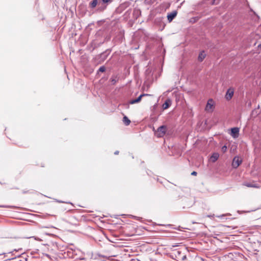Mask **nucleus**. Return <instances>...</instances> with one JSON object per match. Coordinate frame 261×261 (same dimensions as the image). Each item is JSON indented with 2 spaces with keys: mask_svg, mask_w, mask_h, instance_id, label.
<instances>
[{
  "mask_svg": "<svg viewBox=\"0 0 261 261\" xmlns=\"http://www.w3.org/2000/svg\"><path fill=\"white\" fill-rule=\"evenodd\" d=\"M243 185L247 187H251V188H258L259 187V186L256 184L254 183H250V182H244Z\"/></svg>",
  "mask_w": 261,
  "mask_h": 261,
  "instance_id": "nucleus-12",
  "label": "nucleus"
},
{
  "mask_svg": "<svg viewBox=\"0 0 261 261\" xmlns=\"http://www.w3.org/2000/svg\"><path fill=\"white\" fill-rule=\"evenodd\" d=\"M118 78L117 75H113L110 79V81L113 85H115L118 81Z\"/></svg>",
  "mask_w": 261,
  "mask_h": 261,
  "instance_id": "nucleus-15",
  "label": "nucleus"
},
{
  "mask_svg": "<svg viewBox=\"0 0 261 261\" xmlns=\"http://www.w3.org/2000/svg\"><path fill=\"white\" fill-rule=\"evenodd\" d=\"M241 163L242 160L240 159L239 156H236L233 159L232 166L234 168H237L239 166Z\"/></svg>",
  "mask_w": 261,
  "mask_h": 261,
  "instance_id": "nucleus-4",
  "label": "nucleus"
},
{
  "mask_svg": "<svg viewBox=\"0 0 261 261\" xmlns=\"http://www.w3.org/2000/svg\"><path fill=\"white\" fill-rule=\"evenodd\" d=\"M130 5V3L128 2H124L121 4L117 9V11H122L128 8Z\"/></svg>",
  "mask_w": 261,
  "mask_h": 261,
  "instance_id": "nucleus-5",
  "label": "nucleus"
},
{
  "mask_svg": "<svg viewBox=\"0 0 261 261\" xmlns=\"http://www.w3.org/2000/svg\"><path fill=\"white\" fill-rule=\"evenodd\" d=\"M214 101L212 99H209L205 108V110L207 112H212L213 111Z\"/></svg>",
  "mask_w": 261,
  "mask_h": 261,
  "instance_id": "nucleus-2",
  "label": "nucleus"
},
{
  "mask_svg": "<svg viewBox=\"0 0 261 261\" xmlns=\"http://www.w3.org/2000/svg\"><path fill=\"white\" fill-rule=\"evenodd\" d=\"M234 91L233 89L229 88L227 90L226 95L225 98L227 100H230L231 99L233 95Z\"/></svg>",
  "mask_w": 261,
  "mask_h": 261,
  "instance_id": "nucleus-8",
  "label": "nucleus"
},
{
  "mask_svg": "<svg viewBox=\"0 0 261 261\" xmlns=\"http://www.w3.org/2000/svg\"><path fill=\"white\" fill-rule=\"evenodd\" d=\"M187 259V256L186 255H184L182 257H181V259L182 260H185L186 259Z\"/></svg>",
  "mask_w": 261,
  "mask_h": 261,
  "instance_id": "nucleus-22",
  "label": "nucleus"
},
{
  "mask_svg": "<svg viewBox=\"0 0 261 261\" xmlns=\"http://www.w3.org/2000/svg\"><path fill=\"white\" fill-rule=\"evenodd\" d=\"M197 172L196 171H193L192 173H191V175H197Z\"/></svg>",
  "mask_w": 261,
  "mask_h": 261,
  "instance_id": "nucleus-23",
  "label": "nucleus"
},
{
  "mask_svg": "<svg viewBox=\"0 0 261 261\" xmlns=\"http://www.w3.org/2000/svg\"><path fill=\"white\" fill-rule=\"evenodd\" d=\"M142 95H144V96H150V94H142Z\"/></svg>",
  "mask_w": 261,
  "mask_h": 261,
  "instance_id": "nucleus-24",
  "label": "nucleus"
},
{
  "mask_svg": "<svg viewBox=\"0 0 261 261\" xmlns=\"http://www.w3.org/2000/svg\"><path fill=\"white\" fill-rule=\"evenodd\" d=\"M100 2V0H92L89 3V7L93 9L96 7H97V10L99 11V4Z\"/></svg>",
  "mask_w": 261,
  "mask_h": 261,
  "instance_id": "nucleus-6",
  "label": "nucleus"
},
{
  "mask_svg": "<svg viewBox=\"0 0 261 261\" xmlns=\"http://www.w3.org/2000/svg\"><path fill=\"white\" fill-rule=\"evenodd\" d=\"M134 14H136L137 15H139L140 14L141 12L139 9H135L134 11Z\"/></svg>",
  "mask_w": 261,
  "mask_h": 261,
  "instance_id": "nucleus-19",
  "label": "nucleus"
},
{
  "mask_svg": "<svg viewBox=\"0 0 261 261\" xmlns=\"http://www.w3.org/2000/svg\"><path fill=\"white\" fill-rule=\"evenodd\" d=\"M123 121L126 125H129V123H130V121L129 120V119L126 116H124L123 117Z\"/></svg>",
  "mask_w": 261,
  "mask_h": 261,
  "instance_id": "nucleus-17",
  "label": "nucleus"
},
{
  "mask_svg": "<svg viewBox=\"0 0 261 261\" xmlns=\"http://www.w3.org/2000/svg\"><path fill=\"white\" fill-rule=\"evenodd\" d=\"M205 56H206V55L204 53V51L200 52L198 56V59L199 61L202 62L203 60V59L205 58Z\"/></svg>",
  "mask_w": 261,
  "mask_h": 261,
  "instance_id": "nucleus-14",
  "label": "nucleus"
},
{
  "mask_svg": "<svg viewBox=\"0 0 261 261\" xmlns=\"http://www.w3.org/2000/svg\"><path fill=\"white\" fill-rule=\"evenodd\" d=\"M177 11H173L171 13H168L167 15V19L169 22H171L173 19L177 15Z\"/></svg>",
  "mask_w": 261,
  "mask_h": 261,
  "instance_id": "nucleus-7",
  "label": "nucleus"
},
{
  "mask_svg": "<svg viewBox=\"0 0 261 261\" xmlns=\"http://www.w3.org/2000/svg\"><path fill=\"white\" fill-rule=\"evenodd\" d=\"M1 207H7L8 206H0Z\"/></svg>",
  "mask_w": 261,
  "mask_h": 261,
  "instance_id": "nucleus-26",
  "label": "nucleus"
},
{
  "mask_svg": "<svg viewBox=\"0 0 261 261\" xmlns=\"http://www.w3.org/2000/svg\"><path fill=\"white\" fill-rule=\"evenodd\" d=\"M219 155L218 153H213L210 158L211 162H215L219 158Z\"/></svg>",
  "mask_w": 261,
  "mask_h": 261,
  "instance_id": "nucleus-11",
  "label": "nucleus"
},
{
  "mask_svg": "<svg viewBox=\"0 0 261 261\" xmlns=\"http://www.w3.org/2000/svg\"><path fill=\"white\" fill-rule=\"evenodd\" d=\"M224 215H221V216H219V217H224Z\"/></svg>",
  "mask_w": 261,
  "mask_h": 261,
  "instance_id": "nucleus-27",
  "label": "nucleus"
},
{
  "mask_svg": "<svg viewBox=\"0 0 261 261\" xmlns=\"http://www.w3.org/2000/svg\"><path fill=\"white\" fill-rule=\"evenodd\" d=\"M113 0H100L99 4V11L101 12L105 10L107 6L110 4Z\"/></svg>",
  "mask_w": 261,
  "mask_h": 261,
  "instance_id": "nucleus-1",
  "label": "nucleus"
},
{
  "mask_svg": "<svg viewBox=\"0 0 261 261\" xmlns=\"http://www.w3.org/2000/svg\"><path fill=\"white\" fill-rule=\"evenodd\" d=\"M226 149H227V147H226V146H225V145H224V146H223L222 147V151H224V152L226 151Z\"/></svg>",
  "mask_w": 261,
  "mask_h": 261,
  "instance_id": "nucleus-21",
  "label": "nucleus"
},
{
  "mask_svg": "<svg viewBox=\"0 0 261 261\" xmlns=\"http://www.w3.org/2000/svg\"><path fill=\"white\" fill-rule=\"evenodd\" d=\"M219 3V0H213V2H212V4L215 5Z\"/></svg>",
  "mask_w": 261,
  "mask_h": 261,
  "instance_id": "nucleus-20",
  "label": "nucleus"
},
{
  "mask_svg": "<svg viewBox=\"0 0 261 261\" xmlns=\"http://www.w3.org/2000/svg\"><path fill=\"white\" fill-rule=\"evenodd\" d=\"M171 104V100L169 99H168L166 100V101L163 103V108L164 109H167L169 108V106Z\"/></svg>",
  "mask_w": 261,
  "mask_h": 261,
  "instance_id": "nucleus-16",
  "label": "nucleus"
},
{
  "mask_svg": "<svg viewBox=\"0 0 261 261\" xmlns=\"http://www.w3.org/2000/svg\"><path fill=\"white\" fill-rule=\"evenodd\" d=\"M119 153V151H116L115 152H114V154H118Z\"/></svg>",
  "mask_w": 261,
  "mask_h": 261,
  "instance_id": "nucleus-25",
  "label": "nucleus"
},
{
  "mask_svg": "<svg viewBox=\"0 0 261 261\" xmlns=\"http://www.w3.org/2000/svg\"><path fill=\"white\" fill-rule=\"evenodd\" d=\"M106 70V68L104 66H101L99 69L98 71L103 72Z\"/></svg>",
  "mask_w": 261,
  "mask_h": 261,
  "instance_id": "nucleus-18",
  "label": "nucleus"
},
{
  "mask_svg": "<svg viewBox=\"0 0 261 261\" xmlns=\"http://www.w3.org/2000/svg\"><path fill=\"white\" fill-rule=\"evenodd\" d=\"M143 96H144V95H140L137 98L130 100L129 103L130 104L138 103L141 101L142 97Z\"/></svg>",
  "mask_w": 261,
  "mask_h": 261,
  "instance_id": "nucleus-13",
  "label": "nucleus"
},
{
  "mask_svg": "<svg viewBox=\"0 0 261 261\" xmlns=\"http://www.w3.org/2000/svg\"><path fill=\"white\" fill-rule=\"evenodd\" d=\"M171 4L169 2H164L160 5V8L162 11H166L169 8Z\"/></svg>",
  "mask_w": 261,
  "mask_h": 261,
  "instance_id": "nucleus-10",
  "label": "nucleus"
},
{
  "mask_svg": "<svg viewBox=\"0 0 261 261\" xmlns=\"http://www.w3.org/2000/svg\"><path fill=\"white\" fill-rule=\"evenodd\" d=\"M166 132V127L164 125H162L158 128L156 136L158 137H162L165 134Z\"/></svg>",
  "mask_w": 261,
  "mask_h": 261,
  "instance_id": "nucleus-3",
  "label": "nucleus"
},
{
  "mask_svg": "<svg viewBox=\"0 0 261 261\" xmlns=\"http://www.w3.org/2000/svg\"><path fill=\"white\" fill-rule=\"evenodd\" d=\"M239 129L238 127H233L231 129V135L233 138H237L239 136Z\"/></svg>",
  "mask_w": 261,
  "mask_h": 261,
  "instance_id": "nucleus-9",
  "label": "nucleus"
},
{
  "mask_svg": "<svg viewBox=\"0 0 261 261\" xmlns=\"http://www.w3.org/2000/svg\"><path fill=\"white\" fill-rule=\"evenodd\" d=\"M177 252H178V253H179V254L180 253L179 251H177Z\"/></svg>",
  "mask_w": 261,
  "mask_h": 261,
  "instance_id": "nucleus-28",
  "label": "nucleus"
}]
</instances>
